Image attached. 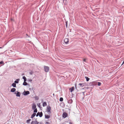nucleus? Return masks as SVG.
Masks as SVG:
<instances>
[{"label": "nucleus", "instance_id": "nucleus-1", "mask_svg": "<svg viewBox=\"0 0 124 124\" xmlns=\"http://www.w3.org/2000/svg\"><path fill=\"white\" fill-rule=\"evenodd\" d=\"M44 70L46 72H48L49 69V67L44 66Z\"/></svg>", "mask_w": 124, "mask_h": 124}, {"label": "nucleus", "instance_id": "nucleus-16", "mask_svg": "<svg viewBox=\"0 0 124 124\" xmlns=\"http://www.w3.org/2000/svg\"><path fill=\"white\" fill-rule=\"evenodd\" d=\"M12 85L14 87H16V84L15 83H12Z\"/></svg>", "mask_w": 124, "mask_h": 124}, {"label": "nucleus", "instance_id": "nucleus-17", "mask_svg": "<svg viewBox=\"0 0 124 124\" xmlns=\"http://www.w3.org/2000/svg\"><path fill=\"white\" fill-rule=\"evenodd\" d=\"M23 78L24 80V81H26V78L25 76H24L23 77Z\"/></svg>", "mask_w": 124, "mask_h": 124}, {"label": "nucleus", "instance_id": "nucleus-2", "mask_svg": "<svg viewBox=\"0 0 124 124\" xmlns=\"http://www.w3.org/2000/svg\"><path fill=\"white\" fill-rule=\"evenodd\" d=\"M51 108L50 106H48L47 107L46 110L47 112H48V114L49 115L51 113Z\"/></svg>", "mask_w": 124, "mask_h": 124}, {"label": "nucleus", "instance_id": "nucleus-22", "mask_svg": "<svg viewBox=\"0 0 124 124\" xmlns=\"http://www.w3.org/2000/svg\"><path fill=\"white\" fill-rule=\"evenodd\" d=\"M60 101H62L63 100V99L62 97H61L60 99Z\"/></svg>", "mask_w": 124, "mask_h": 124}, {"label": "nucleus", "instance_id": "nucleus-23", "mask_svg": "<svg viewBox=\"0 0 124 124\" xmlns=\"http://www.w3.org/2000/svg\"><path fill=\"white\" fill-rule=\"evenodd\" d=\"M31 121V119H29L27 120V123H29L30 122V121Z\"/></svg>", "mask_w": 124, "mask_h": 124}, {"label": "nucleus", "instance_id": "nucleus-6", "mask_svg": "<svg viewBox=\"0 0 124 124\" xmlns=\"http://www.w3.org/2000/svg\"><path fill=\"white\" fill-rule=\"evenodd\" d=\"M67 115L68 114L64 112L62 114V116L63 117L65 118L67 117Z\"/></svg>", "mask_w": 124, "mask_h": 124}, {"label": "nucleus", "instance_id": "nucleus-25", "mask_svg": "<svg viewBox=\"0 0 124 124\" xmlns=\"http://www.w3.org/2000/svg\"><path fill=\"white\" fill-rule=\"evenodd\" d=\"M34 122H35V124H38L39 123L36 120L35 121H34Z\"/></svg>", "mask_w": 124, "mask_h": 124}, {"label": "nucleus", "instance_id": "nucleus-39", "mask_svg": "<svg viewBox=\"0 0 124 124\" xmlns=\"http://www.w3.org/2000/svg\"><path fill=\"white\" fill-rule=\"evenodd\" d=\"M69 124H72V123L71 122H70Z\"/></svg>", "mask_w": 124, "mask_h": 124}, {"label": "nucleus", "instance_id": "nucleus-26", "mask_svg": "<svg viewBox=\"0 0 124 124\" xmlns=\"http://www.w3.org/2000/svg\"><path fill=\"white\" fill-rule=\"evenodd\" d=\"M37 108H36L35 109H34V113H37Z\"/></svg>", "mask_w": 124, "mask_h": 124}, {"label": "nucleus", "instance_id": "nucleus-3", "mask_svg": "<svg viewBox=\"0 0 124 124\" xmlns=\"http://www.w3.org/2000/svg\"><path fill=\"white\" fill-rule=\"evenodd\" d=\"M30 92L28 91H24L23 93V94L24 96H26L30 94Z\"/></svg>", "mask_w": 124, "mask_h": 124}, {"label": "nucleus", "instance_id": "nucleus-4", "mask_svg": "<svg viewBox=\"0 0 124 124\" xmlns=\"http://www.w3.org/2000/svg\"><path fill=\"white\" fill-rule=\"evenodd\" d=\"M64 43L66 44L68 43L69 42V39L68 38H65L64 40Z\"/></svg>", "mask_w": 124, "mask_h": 124}, {"label": "nucleus", "instance_id": "nucleus-12", "mask_svg": "<svg viewBox=\"0 0 124 124\" xmlns=\"http://www.w3.org/2000/svg\"><path fill=\"white\" fill-rule=\"evenodd\" d=\"M20 79H17L15 81V83H18L19 82V81Z\"/></svg>", "mask_w": 124, "mask_h": 124}, {"label": "nucleus", "instance_id": "nucleus-20", "mask_svg": "<svg viewBox=\"0 0 124 124\" xmlns=\"http://www.w3.org/2000/svg\"><path fill=\"white\" fill-rule=\"evenodd\" d=\"M98 83V85L99 86H100L101 85V83L100 82H96V84H97Z\"/></svg>", "mask_w": 124, "mask_h": 124}, {"label": "nucleus", "instance_id": "nucleus-24", "mask_svg": "<svg viewBox=\"0 0 124 124\" xmlns=\"http://www.w3.org/2000/svg\"><path fill=\"white\" fill-rule=\"evenodd\" d=\"M40 112H38L36 115V116L37 117L38 116H39V114H40Z\"/></svg>", "mask_w": 124, "mask_h": 124}, {"label": "nucleus", "instance_id": "nucleus-32", "mask_svg": "<svg viewBox=\"0 0 124 124\" xmlns=\"http://www.w3.org/2000/svg\"><path fill=\"white\" fill-rule=\"evenodd\" d=\"M85 61H86V59H84L83 60V61L84 62H85Z\"/></svg>", "mask_w": 124, "mask_h": 124}, {"label": "nucleus", "instance_id": "nucleus-9", "mask_svg": "<svg viewBox=\"0 0 124 124\" xmlns=\"http://www.w3.org/2000/svg\"><path fill=\"white\" fill-rule=\"evenodd\" d=\"M73 101L72 99H70L68 100V103L70 104H71L72 102Z\"/></svg>", "mask_w": 124, "mask_h": 124}, {"label": "nucleus", "instance_id": "nucleus-5", "mask_svg": "<svg viewBox=\"0 0 124 124\" xmlns=\"http://www.w3.org/2000/svg\"><path fill=\"white\" fill-rule=\"evenodd\" d=\"M16 92L15 93L16 94V96L17 97H20L21 95L20 93L19 92H18V91H17V93H16Z\"/></svg>", "mask_w": 124, "mask_h": 124}, {"label": "nucleus", "instance_id": "nucleus-33", "mask_svg": "<svg viewBox=\"0 0 124 124\" xmlns=\"http://www.w3.org/2000/svg\"><path fill=\"white\" fill-rule=\"evenodd\" d=\"M28 81H32V80H31V79H29L28 80Z\"/></svg>", "mask_w": 124, "mask_h": 124}, {"label": "nucleus", "instance_id": "nucleus-10", "mask_svg": "<svg viewBox=\"0 0 124 124\" xmlns=\"http://www.w3.org/2000/svg\"><path fill=\"white\" fill-rule=\"evenodd\" d=\"M69 89L70 90V92H72L74 90V87H72L71 88H70Z\"/></svg>", "mask_w": 124, "mask_h": 124}, {"label": "nucleus", "instance_id": "nucleus-36", "mask_svg": "<svg viewBox=\"0 0 124 124\" xmlns=\"http://www.w3.org/2000/svg\"><path fill=\"white\" fill-rule=\"evenodd\" d=\"M124 61H123V63H122V64L121 65H122L123 64H124Z\"/></svg>", "mask_w": 124, "mask_h": 124}, {"label": "nucleus", "instance_id": "nucleus-18", "mask_svg": "<svg viewBox=\"0 0 124 124\" xmlns=\"http://www.w3.org/2000/svg\"><path fill=\"white\" fill-rule=\"evenodd\" d=\"M26 81H25V82L24 81V82L23 83V85H28L27 83L26 82Z\"/></svg>", "mask_w": 124, "mask_h": 124}, {"label": "nucleus", "instance_id": "nucleus-40", "mask_svg": "<svg viewBox=\"0 0 124 124\" xmlns=\"http://www.w3.org/2000/svg\"><path fill=\"white\" fill-rule=\"evenodd\" d=\"M2 48V47H0V49Z\"/></svg>", "mask_w": 124, "mask_h": 124}, {"label": "nucleus", "instance_id": "nucleus-37", "mask_svg": "<svg viewBox=\"0 0 124 124\" xmlns=\"http://www.w3.org/2000/svg\"><path fill=\"white\" fill-rule=\"evenodd\" d=\"M75 88L76 89V84H75Z\"/></svg>", "mask_w": 124, "mask_h": 124}, {"label": "nucleus", "instance_id": "nucleus-34", "mask_svg": "<svg viewBox=\"0 0 124 124\" xmlns=\"http://www.w3.org/2000/svg\"><path fill=\"white\" fill-rule=\"evenodd\" d=\"M46 124H50V123L49 122H47L46 123Z\"/></svg>", "mask_w": 124, "mask_h": 124}, {"label": "nucleus", "instance_id": "nucleus-19", "mask_svg": "<svg viewBox=\"0 0 124 124\" xmlns=\"http://www.w3.org/2000/svg\"><path fill=\"white\" fill-rule=\"evenodd\" d=\"M85 78L86 79V80L87 81H88L90 79V78L87 77H85Z\"/></svg>", "mask_w": 124, "mask_h": 124}, {"label": "nucleus", "instance_id": "nucleus-27", "mask_svg": "<svg viewBox=\"0 0 124 124\" xmlns=\"http://www.w3.org/2000/svg\"><path fill=\"white\" fill-rule=\"evenodd\" d=\"M38 106L39 107V108L40 107V104L39 103L38 104Z\"/></svg>", "mask_w": 124, "mask_h": 124}, {"label": "nucleus", "instance_id": "nucleus-7", "mask_svg": "<svg viewBox=\"0 0 124 124\" xmlns=\"http://www.w3.org/2000/svg\"><path fill=\"white\" fill-rule=\"evenodd\" d=\"M36 105L34 104V103H33V105L32 106V109H35L36 108Z\"/></svg>", "mask_w": 124, "mask_h": 124}, {"label": "nucleus", "instance_id": "nucleus-38", "mask_svg": "<svg viewBox=\"0 0 124 124\" xmlns=\"http://www.w3.org/2000/svg\"><path fill=\"white\" fill-rule=\"evenodd\" d=\"M85 93V92H83L82 93H83V95H84V94Z\"/></svg>", "mask_w": 124, "mask_h": 124}, {"label": "nucleus", "instance_id": "nucleus-30", "mask_svg": "<svg viewBox=\"0 0 124 124\" xmlns=\"http://www.w3.org/2000/svg\"><path fill=\"white\" fill-rule=\"evenodd\" d=\"M39 98L38 97L36 96L35 97V99L36 100H38V99Z\"/></svg>", "mask_w": 124, "mask_h": 124}, {"label": "nucleus", "instance_id": "nucleus-11", "mask_svg": "<svg viewBox=\"0 0 124 124\" xmlns=\"http://www.w3.org/2000/svg\"><path fill=\"white\" fill-rule=\"evenodd\" d=\"M45 118L48 119L50 117V116L48 115H45Z\"/></svg>", "mask_w": 124, "mask_h": 124}, {"label": "nucleus", "instance_id": "nucleus-29", "mask_svg": "<svg viewBox=\"0 0 124 124\" xmlns=\"http://www.w3.org/2000/svg\"><path fill=\"white\" fill-rule=\"evenodd\" d=\"M31 124H35V122H34V121H32L31 123Z\"/></svg>", "mask_w": 124, "mask_h": 124}, {"label": "nucleus", "instance_id": "nucleus-8", "mask_svg": "<svg viewBox=\"0 0 124 124\" xmlns=\"http://www.w3.org/2000/svg\"><path fill=\"white\" fill-rule=\"evenodd\" d=\"M16 90V89L14 88H12L11 90V92H15Z\"/></svg>", "mask_w": 124, "mask_h": 124}, {"label": "nucleus", "instance_id": "nucleus-31", "mask_svg": "<svg viewBox=\"0 0 124 124\" xmlns=\"http://www.w3.org/2000/svg\"><path fill=\"white\" fill-rule=\"evenodd\" d=\"M67 21L66 23V26L67 28Z\"/></svg>", "mask_w": 124, "mask_h": 124}, {"label": "nucleus", "instance_id": "nucleus-14", "mask_svg": "<svg viewBox=\"0 0 124 124\" xmlns=\"http://www.w3.org/2000/svg\"><path fill=\"white\" fill-rule=\"evenodd\" d=\"M43 106L44 107L46 106L47 105V104L46 102H44L43 103Z\"/></svg>", "mask_w": 124, "mask_h": 124}, {"label": "nucleus", "instance_id": "nucleus-28", "mask_svg": "<svg viewBox=\"0 0 124 124\" xmlns=\"http://www.w3.org/2000/svg\"><path fill=\"white\" fill-rule=\"evenodd\" d=\"M3 63V61H1L0 62V64H1Z\"/></svg>", "mask_w": 124, "mask_h": 124}, {"label": "nucleus", "instance_id": "nucleus-21", "mask_svg": "<svg viewBox=\"0 0 124 124\" xmlns=\"http://www.w3.org/2000/svg\"><path fill=\"white\" fill-rule=\"evenodd\" d=\"M40 114H39V116L40 117H41L43 116V113L42 112H40Z\"/></svg>", "mask_w": 124, "mask_h": 124}, {"label": "nucleus", "instance_id": "nucleus-35", "mask_svg": "<svg viewBox=\"0 0 124 124\" xmlns=\"http://www.w3.org/2000/svg\"><path fill=\"white\" fill-rule=\"evenodd\" d=\"M30 74L31 75H32V72H30Z\"/></svg>", "mask_w": 124, "mask_h": 124}, {"label": "nucleus", "instance_id": "nucleus-41", "mask_svg": "<svg viewBox=\"0 0 124 124\" xmlns=\"http://www.w3.org/2000/svg\"><path fill=\"white\" fill-rule=\"evenodd\" d=\"M42 101H43V100H42Z\"/></svg>", "mask_w": 124, "mask_h": 124}, {"label": "nucleus", "instance_id": "nucleus-13", "mask_svg": "<svg viewBox=\"0 0 124 124\" xmlns=\"http://www.w3.org/2000/svg\"><path fill=\"white\" fill-rule=\"evenodd\" d=\"M36 115V113H33L31 116V118H33Z\"/></svg>", "mask_w": 124, "mask_h": 124}, {"label": "nucleus", "instance_id": "nucleus-15", "mask_svg": "<svg viewBox=\"0 0 124 124\" xmlns=\"http://www.w3.org/2000/svg\"><path fill=\"white\" fill-rule=\"evenodd\" d=\"M84 84L83 83H80L78 84V85L81 87H83L84 86Z\"/></svg>", "mask_w": 124, "mask_h": 124}]
</instances>
